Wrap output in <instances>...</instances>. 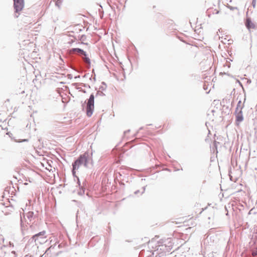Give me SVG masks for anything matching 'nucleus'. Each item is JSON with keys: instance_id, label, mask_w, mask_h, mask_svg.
Segmentation results:
<instances>
[{"instance_id": "nucleus-1", "label": "nucleus", "mask_w": 257, "mask_h": 257, "mask_svg": "<svg viewBox=\"0 0 257 257\" xmlns=\"http://www.w3.org/2000/svg\"><path fill=\"white\" fill-rule=\"evenodd\" d=\"M92 152L91 154L88 152H85L83 154L80 155L78 159L72 164V174L74 177H75V170L78 169L79 166L83 165L86 168H89L92 166Z\"/></svg>"}, {"instance_id": "nucleus-2", "label": "nucleus", "mask_w": 257, "mask_h": 257, "mask_svg": "<svg viewBox=\"0 0 257 257\" xmlns=\"http://www.w3.org/2000/svg\"><path fill=\"white\" fill-rule=\"evenodd\" d=\"M94 108V96L91 94L86 103V114L88 117L91 116Z\"/></svg>"}, {"instance_id": "nucleus-3", "label": "nucleus", "mask_w": 257, "mask_h": 257, "mask_svg": "<svg viewBox=\"0 0 257 257\" xmlns=\"http://www.w3.org/2000/svg\"><path fill=\"white\" fill-rule=\"evenodd\" d=\"M46 231H42L34 235L30 239L31 242L34 241L36 244L38 243L42 244L45 241Z\"/></svg>"}, {"instance_id": "nucleus-4", "label": "nucleus", "mask_w": 257, "mask_h": 257, "mask_svg": "<svg viewBox=\"0 0 257 257\" xmlns=\"http://www.w3.org/2000/svg\"><path fill=\"white\" fill-rule=\"evenodd\" d=\"M14 9L15 12L18 13L22 10L24 6V0H14Z\"/></svg>"}, {"instance_id": "nucleus-5", "label": "nucleus", "mask_w": 257, "mask_h": 257, "mask_svg": "<svg viewBox=\"0 0 257 257\" xmlns=\"http://www.w3.org/2000/svg\"><path fill=\"white\" fill-rule=\"evenodd\" d=\"M244 103L242 104L241 107L240 108L239 111H235V114L236 117V123L238 124L240 122L243 121V113L242 109L244 107Z\"/></svg>"}, {"instance_id": "nucleus-6", "label": "nucleus", "mask_w": 257, "mask_h": 257, "mask_svg": "<svg viewBox=\"0 0 257 257\" xmlns=\"http://www.w3.org/2000/svg\"><path fill=\"white\" fill-rule=\"evenodd\" d=\"M166 248L165 245L163 244L159 245L156 250L153 252V254H156V256L159 255V257L164 255L166 251L165 250Z\"/></svg>"}, {"instance_id": "nucleus-7", "label": "nucleus", "mask_w": 257, "mask_h": 257, "mask_svg": "<svg viewBox=\"0 0 257 257\" xmlns=\"http://www.w3.org/2000/svg\"><path fill=\"white\" fill-rule=\"evenodd\" d=\"M59 246H60L59 244H58L57 245V244L56 243L53 245H51L46 251L45 253L48 254L49 252H50L52 253V255L57 256L58 255V253H55L54 250L55 248L59 247Z\"/></svg>"}, {"instance_id": "nucleus-8", "label": "nucleus", "mask_w": 257, "mask_h": 257, "mask_svg": "<svg viewBox=\"0 0 257 257\" xmlns=\"http://www.w3.org/2000/svg\"><path fill=\"white\" fill-rule=\"evenodd\" d=\"M245 26L249 30L251 29H254L255 28V25L251 22L250 18L246 19Z\"/></svg>"}, {"instance_id": "nucleus-9", "label": "nucleus", "mask_w": 257, "mask_h": 257, "mask_svg": "<svg viewBox=\"0 0 257 257\" xmlns=\"http://www.w3.org/2000/svg\"><path fill=\"white\" fill-rule=\"evenodd\" d=\"M70 52L77 53L80 55H83L84 56H86V52L80 48H72L70 50Z\"/></svg>"}, {"instance_id": "nucleus-10", "label": "nucleus", "mask_w": 257, "mask_h": 257, "mask_svg": "<svg viewBox=\"0 0 257 257\" xmlns=\"http://www.w3.org/2000/svg\"><path fill=\"white\" fill-rule=\"evenodd\" d=\"M33 215L34 212L32 211H29L27 213L26 216L30 221H31L33 217Z\"/></svg>"}, {"instance_id": "nucleus-11", "label": "nucleus", "mask_w": 257, "mask_h": 257, "mask_svg": "<svg viewBox=\"0 0 257 257\" xmlns=\"http://www.w3.org/2000/svg\"><path fill=\"white\" fill-rule=\"evenodd\" d=\"M219 144V142H217L216 141H214V143H213V146H212V150L213 152L215 151V150H216V153L218 152V151H217V145Z\"/></svg>"}, {"instance_id": "nucleus-12", "label": "nucleus", "mask_w": 257, "mask_h": 257, "mask_svg": "<svg viewBox=\"0 0 257 257\" xmlns=\"http://www.w3.org/2000/svg\"><path fill=\"white\" fill-rule=\"evenodd\" d=\"M241 104V100H239L237 104L236 107L235 108V111H239L240 108L241 107L242 105Z\"/></svg>"}, {"instance_id": "nucleus-13", "label": "nucleus", "mask_w": 257, "mask_h": 257, "mask_svg": "<svg viewBox=\"0 0 257 257\" xmlns=\"http://www.w3.org/2000/svg\"><path fill=\"white\" fill-rule=\"evenodd\" d=\"M83 60H84L89 65H90V59L87 56V54H86V56H84V58H82Z\"/></svg>"}, {"instance_id": "nucleus-14", "label": "nucleus", "mask_w": 257, "mask_h": 257, "mask_svg": "<svg viewBox=\"0 0 257 257\" xmlns=\"http://www.w3.org/2000/svg\"><path fill=\"white\" fill-rule=\"evenodd\" d=\"M84 193H85V189H84V188L81 187L79 191H78V194L79 195H83V194H84Z\"/></svg>"}, {"instance_id": "nucleus-15", "label": "nucleus", "mask_w": 257, "mask_h": 257, "mask_svg": "<svg viewBox=\"0 0 257 257\" xmlns=\"http://www.w3.org/2000/svg\"><path fill=\"white\" fill-rule=\"evenodd\" d=\"M62 2L61 0H57V1L55 3V5L57 6L59 8H60L62 4Z\"/></svg>"}, {"instance_id": "nucleus-16", "label": "nucleus", "mask_w": 257, "mask_h": 257, "mask_svg": "<svg viewBox=\"0 0 257 257\" xmlns=\"http://www.w3.org/2000/svg\"><path fill=\"white\" fill-rule=\"evenodd\" d=\"M227 8L231 10V11H233L234 10H236V9H237V7H232L231 6H227Z\"/></svg>"}, {"instance_id": "nucleus-17", "label": "nucleus", "mask_w": 257, "mask_h": 257, "mask_svg": "<svg viewBox=\"0 0 257 257\" xmlns=\"http://www.w3.org/2000/svg\"><path fill=\"white\" fill-rule=\"evenodd\" d=\"M256 4V1L255 0H252V5L253 8H255Z\"/></svg>"}, {"instance_id": "nucleus-18", "label": "nucleus", "mask_w": 257, "mask_h": 257, "mask_svg": "<svg viewBox=\"0 0 257 257\" xmlns=\"http://www.w3.org/2000/svg\"><path fill=\"white\" fill-rule=\"evenodd\" d=\"M252 255L253 256H256L257 255V251H252Z\"/></svg>"}, {"instance_id": "nucleus-19", "label": "nucleus", "mask_w": 257, "mask_h": 257, "mask_svg": "<svg viewBox=\"0 0 257 257\" xmlns=\"http://www.w3.org/2000/svg\"><path fill=\"white\" fill-rule=\"evenodd\" d=\"M85 38H86V37L85 35H82L81 37L80 40L84 41L85 39Z\"/></svg>"}, {"instance_id": "nucleus-20", "label": "nucleus", "mask_w": 257, "mask_h": 257, "mask_svg": "<svg viewBox=\"0 0 257 257\" xmlns=\"http://www.w3.org/2000/svg\"><path fill=\"white\" fill-rule=\"evenodd\" d=\"M142 190H142V193H142V194H143V193L145 192V190H146V187H145H145H143L142 188Z\"/></svg>"}, {"instance_id": "nucleus-21", "label": "nucleus", "mask_w": 257, "mask_h": 257, "mask_svg": "<svg viewBox=\"0 0 257 257\" xmlns=\"http://www.w3.org/2000/svg\"><path fill=\"white\" fill-rule=\"evenodd\" d=\"M237 82L238 83V84H239V85L242 87L243 88V85L242 84V83L239 81V80H237Z\"/></svg>"}, {"instance_id": "nucleus-22", "label": "nucleus", "mask_w": 257, "mask_h": 257, "mask_svg": "<svg viewBox=\"0 0 257 257\" xmlns=\"http://www.w3.org/2000/svg\"><path fill=\"white\" fill-rule=\"evenodd\" d=\"M140 192L139 190H137L135 192V194H138Z\"/></svg>"}, {"instance_id": "nucleus-23", "label": "nucleus", "mask_w": 257, "mask_h": 257, "mask_svg": "<svg viewBox=\"0 0 257 257\" xmlns=\"http://www.w3.org/2000/svg\"><path fill=\"white\" fill-rule=\"evenodd\" d=\"M232 60H231L230 59H229V58H227L226 61L228 62H230V61H232Z\"/></svg>"}, {"instance_id": "nucleus-24", "label": "nucleus", "mask_w": 257, "mask_h": 257, "mask_svg": "<svg viewBox=\"0 0 257 257\" xmlns=\"http://www.w3.org/2000/svg\"><path fill=\"white\" fill-rule=\"evenodd\" d=\"M27 141H28V140H27V139H24V140H23L22 142H27Z\"/></svg>"}, {"instance_id": "nucleus-25", "label": "nucleus", "mask_w": 257, "mask_h": 257, "mask_svg": "<svg viewBox=\"0 0 257 257\" xmlns=\"http://www.w3.org/2000/svg\"><path fill=\"white\" fill-rule=\"evenodd\" d=\"M78 181L79 182V185H80V182H79V180L78 179Z\"/></svg>"}, {"instance_id": "nucleus-26", "label": "nucleus", "mask_w": 257, "mask_h": 257, "mask_svg": "<svg viewBox=\"0 0 257 257\" xmlns=\"http://www.w3.org/2000/svg\"><path fill=\"white\" fill-rule=\"evenodd\" d=\"M127 132H130V130H128L127 131L125 132L124 133H126Z\"/></svg>"}, {"instance_id": "nucleus-27", "label": "nucleus", "mask_w": 257, "mask_h": 257, "mask_svg": "<svg viewBox=\"0 0 257 257\" xmlns=\"http://www.w3.org/2000/svg\"><path fill=\"white\" fill-rule=\"evenodd\" d=\"M12 253H14V254L15 253V251H12Z\"/></svg>"}, {"instance_id": "nucleus-28", "label": "nucleus", "mask_w": 257, "mask_h": 257, "mask_svg": "<svg viewBox=\"0 0 257 257\" xmlns=\"http://www.w3.org/2000/svg\"><path fill=\"white\" fill-rule=\"evenodd\" d=\"M245 100H246V98H244V102H245Z\"/></svg>"}]
</instances>
